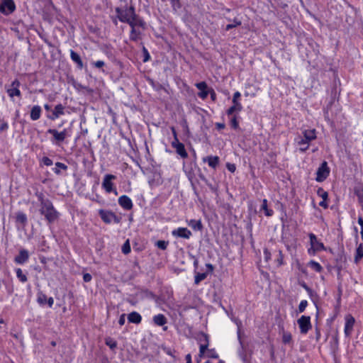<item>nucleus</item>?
Masks as SVG:
<instances>
[{
  "mask_svg": "<svg viewBox=\"0 0 363 363\" xmlns=\"http://www.w3.org/2000/svg\"><path fill=\"white\" fill-rule=\"evenodd\" d=\"M316 138L315 129H308L303 131V136H298L296 143L301 152H305L309 147V143Z\"/></svg>",
  "mask_w": 363,
  "mask_h": 363,
  "instance_id": "obj_1",
  "label": "nucleus"
},
{
  "mask_svg": "<svg viewBox=\"0 0 363 363\" xmlns=\"http://www.w3.org/2000/svg\"><path fill=\"white\" fill-rule=\"evenodd\" d=\"M40 211L49 223L55 221L59 217V213L55 210L51 201L43 202V206L40 207Z\"/></svg>",
  "mask_w": 363,
  "mask_h": 363,
  "instance_id": "obj_2",
  "label": "nucleus"
},
{
  "mask_svg": "<svg viewBox=\"0 0 363 363\" xmlns=\"http://www.w3.org/2000/svg\"><path fill=\"white\" fill-rule=\"evenodd\" d=\"M311 247L308 249L310 255H315L317 252L325 250L323 243L318 239L313 233L309 234Z\"/></svg>",
  "mask_w": 363,
  "mask_h": 363,
  "instance_id": "obj_3",
  "label": "nucleus"
},
{
  "mask_svg": "<svg viewBox=\"0 0 363 363\" xmlns=\"http://www.w3.org/2000/svg\"><path fill=\"white\" fill-rule=\"evenodd\" d=\"M116 179V176L113 174H107L104 176L101 186L106 193L109 194L113 192L115 195H118V191L113 184V180Z\"/></svg>",
  "mask_w": 363,
  "mask_h": 363,
  "instance_id": "obj_4",
  "label": "nucleus"
},
{
  "mask_svg": "<svg viewBox=\"0 0 363 363\" xmlns=\"http://www.w3.org/2000/svg\"><path fill=\"white\" fill-rule=\"evenodd\" d=\"M99 214L101 220L106 224L118 223L120 221L118 217L111 211L100 209Z\"/></svg>",
  "mask_w": 363,
  "mask_h": 363,
  "instance_id": "obj_5",
  "label": "nucleus"
},
{
  "mask_svg": "<svg viewBox=\"0 0 363 363\" xmlns=\"http://www.w3.org/2000/svg\"><path fill=\"white\" fill-rule=\"evenodd\" d=\"M330 174V168L326 162H323L318 168L316 172L315 180L322 182L327 179Z\"/></svg>",
  "mask_w": 363,
  "mask_h": 363,
  "instance_id": "obj_6",
  "label": "nucleus"
},
{
  "mask_svg": "<svg viewBox=\"0 0 363 363\" xmlns=\"http://www.w3.org/2000/svg\"><path fill=\"white\" fill-rule=\"evenodd\" d=\"M297 323L300 328V332L302 334H306L309 330L311 328V317L306 315L301 316L298 320Z\"/></svg>",
  "mask_w": 363,
  "mask_h": 363,
  "instance_id": "obj_7",
  "label": "nucleus"
},
{
  "mask_svg": "<svg viewBox=\"0 0 363 363\" xmlns=\"http://www.w3.org/2000/svg\"><path fill=\"white\" fill-rule=\"evenodd\" d=\"M116 13L118 19L121 22H125L128 23L130 21L133 15L134 14V11L131 8L125 9L117 8Z\"/></svg>",
  "mask_w": 363,
  "mask_h": 363,
  "instance_id": "obj_8",
  "label": "nucleus"
},
{
  "mask_svg": "<svg viewBox=\"0 0 363 363\" xmlns=\"http://www.w3.org/2000/svg\"><path fill=\"white\" fill-rule=\"evenodd\" d=\"M16 6L13 0H2L0 4V12L9 15L14 11Z\"/></svg>",
  "mask_w": 363,
  "mask_h": 363,
  "instance_id": "obj_9",
  "label": "nucleus"
},
{
  "mask_svg": "<svg viewBox=\"0 0 363 363\" xmlns=\"http://www.w3.org/2000/svg\"><path fill=\"white\" fill-rule=\"evenodd\" d=\"M48 133L52 135L53 140H52V142L53 144H58L59 143L62 142L67 136V132L66 129L61 132H58L55 129H49Z\"/></svg>",
  "mask_w": 363,
  "mask_h": 363,
  "instance_id": "obj_10",
  "label": "nucleus"
},
{
  "mask_svg": "<svg viewBox=\"0 0 363 363\" xmlns=\"http://www.w3.org/2000/svg\"><path fill=\"white\" fill-rule=\"evenodd\" d=\"M197 339L199 344V356H202L205 354V350H206L208 346V336L201 333L198 335Z\"/></svg>",
  "mask_w": 363,
  "mask_h": 363,
  "instance_id": "obj_11",
  "label": "nucleus"
},
{
  "mask_svg": "<svg viewBox=\"0 0 363 363\" xmlns=\"http://www.w3.org/2000/svg\"><path fill=\"white\" fill-rule=\"evenodd\" d=\"M345 324L344 333L347 337H349L353 330V327L354 325V318L351 315H347L345 318Z\"/></svg>",
  "mask_w": 363,
  "mask_h": 363,
  "instance_id": "obj_12",
  "label": "nucleus"
},
{
  "mask_svg": "<svg viewBox=\"0 0 363 363\" xmlns=\"http://www.w3.org/2000/svg\"><path fill=\"white\" fill-rule=\"evenodd\" d=\"M172 146L175 149L177 153L182 158L187 157L188 154L185 150L184 145L179 141L178 138H176V140H173L172 142Z\"/></svg>",
  "mask_w": 363,
  "mask_h": 363,
  "instance_id": "obj_13",
  "label": "nucleus"
},
{
  "mask_svg": "<svg viewBox=\"0 0 363 363\" xmlns=\"http://www.w3.org/2000/svg\"><path fill=\"white\" fill-rule=\"evenodd\" d=\"M118 204L125 210L129 211L133 208V201L128 196L123 195L118 198Z\"/></svg>",
  "mask_w": 363,
  "mask_h": 363,
  "instance_id": "obj_14",
  "label": "nucleus"
},
{
  "mask_svg": "<svg viewBox=\"0 0 363 363\" xmlns=\"http://www.w3.org/2000/svg\"><path fill=\"white\" fill-rule=\"evenodd\" d=\"M172 235L175 237L189 239L191 236V233L186 228H178L172 231Z\"/></svg>",
  "mask_w": 363,
  "mask_h": 363,
  "instance_id": "obj_15",
  "label": "nucleus"
},
{
  "mask_svg": "<svg viewBox=\"0 0 363 363\" xmlns=\"http://www.w3.org/2000/svg\"><path fill=\"white\" fill-rule=\"evenodd\" d=\"M29 253L28 250L22 249L19 251L18 255L15 257V262L17 264H23L28 261Z\"/></svg>",
  "mask_w": 363,
  "mask_h": 363,
  "instance_id": "obj_16",
  "label": "nucleus"
},
{
  "mask_svg": "<svg viewBox=\"0 0 363 363\" xmlns=\"http://www.w3.org/2000/svg\"><path fill=\"white\" fill-rule=\"evenodd\" d=\"M19 84L20 83L17 80L12 83L11 87L7 90V93L10 97L13 98V96H19L21 95V91L18 89Z\"/></svg>",
  "mask_w": 363,
  "mask_h": 363,
  "instance_id": "obj_17",
  "label": "nucleus"
},
{
  "mask_svg": "<svg viewBox=\"0 0 363 363\" xmlns=\"http://www.w3.org/2000/svg\"><path fill=\"white\" fill-rule=\"evenodd\" d=\"M196 86L200 90V92L198 94L199 96L202 99H205L209 94V91L208 90L206 83L204 82H201L197 83Z\"/></svg>",
  "mask_w": 363,
  "mask_h": 363,
  "instance_id": "obj_18",
  "label": "nucleus"
},
{
  "mask_svg": "<svg viewBox=\"0 0 363 363\" xmlns=\"http://www.w3.org/2000/svg\"><path fill=\"white\" fill-rule=\"evenodd\" d=\"M203 162L208 163V166L216 169L219 164V157L218 156H207L202 159Z\"/></svg>",
  "mask_w": 363,
  "mask_h": 363,
  "instance_id": "obj_19",
  "label": "nucleus"
},
{
  "mask_svg": "<svg viewBox=\"0 0 363 363\" xmlns=\"http://www.w3.org/2000/svg\"><path fill=\"white\" fill-rule=\"evenodd\" d=\"M65 106L62 104H57L55 106V108L52 111V116H48L51 120H55L58 118L60 116L65 114Z\"/></svg>",
  "mask_w": 363,
  "mask_h": 363,
  "instance_id": "obj_20",
  "label": "nucleus"
},
{
  "mask_svg": "<svg viewBox=\"0 0 363 363\" xmlns=\"http://www.w3.org/2000/svg\"><path fill=\"white\" fill-rule=\"evenodd\" d=\"M317 194H318V196H320L322 199V201H320V203H319V206L324 208H327L328 206V204L327 202L328 197V192L324 191L322 188H319L318 189Z\"/></svg>",
  "mask_w": 363,
  "mask_h": 363,
  "instance_id": "obj_21",
  "label": "nucleus"
},
{
  "mask_svg": "<svg viewBox=\"0 0 363 363\" xmlns=\"http://www.w3.org/2000/svg\"><path fill=\"white\" fill-rule=\"evenodd\" d=\"M128 24L132 28H138L141 27L144 28L145 23L139 18H138L135 13L133 15L130 21L128 22Z\"/></svg>",
  "mask_w": 363,
  "mask_h": 363,
  "instance_id": "obj_22",
  "label": "nucleus"
},
{
  "mask_svg": "<svg viewBox=\"0 0 363 363\" xmlns=\"http://www.w3.org/2000/svg\"><path fill=\"white\" fill-rule=\"evenodd\" d=\"M281 340L284 345H290L292 342V335L290 332L284 329L281 330Z\"/></svg>",
  "mask_w": 363,
  "mask_h": 363,
  "instance_id": "obj_23",
  "label": "nucleus"
},
{
  "mask_svg": "<svg viewBox=\"0 0 363 363\" xmlns=\"http://www.w3.org/2000/svg\"><path fill=\"white\" fill-rule=\"evenodd\" d=\"M128 320L130 323L138 324L141 322L142 317L138 312H132L128 314Z\"/></svg>",
  "mask_w": 363,
  "mask_h": 363,
  "instance_id": "obj_24",
  "label": "nucleus"
},
{
  "mask_svg": "<svg viewBox=\"0 0 363 363\" xmlns=\"http://www.w3.org/2000/svg\"><path fill=\"white\" fill-rule=\"evenodd\" d=\"M41 108L39 106H34L30 111V118L33 121H36L40 118Z\"/></svg>",
  "mask_w": 363,
  "mask_h": 363,
  "instance_id": "obj_25",
  "label": "nucleus"
},
{
  "mask_svg": "<svg viewBox=\"0 0 363 363\" xmlns=\"http://www.w3.org/2000/svg\"><path fill=\"white\" fill-rule=\"evenodd\" d=\"M153 322L158 326H163L167 323V318L162 314H157L153 316Z\"/></svg>",
  "mask_w": 363,
  "mask_h": 363,
  "instance_id": "obj_26",
  "label": "nucleus"
},
{
  "mask_svg": "<svg viewBox=\"0 0 363 363\" xmlns=\"http://www.w3.org/2000/svg\"><path fill=\"white\" fill-rule=\"evenodd\" d=\"M187 224L195 230H201L202 229V224L199 220H189L187 221Z\"/></svg>",
  "mask_w": 363,
  "mask_h": 363,
  "instance_id": "obj_27",
  "label": "nucleus"
},
{
  "mask_svg": "<svg viewBox=\"0 0 363 363\" xmlns=\"http://www.w3.org/2000/svg\"><path fill=\"white\" fill-rule=\"evenodd\" d=\"M70 57L73 62H74L79 68H82L83 62L81 60L80 56L73 50H70Z\"/></svg>",
  "mask_w": 363,
  "mask_h": 363,
  "instance_id": "obj_28",
  "label": "nucleus"
},
{
  "mask_svg": "<svg viewBox=\"0 0 363 363\" xmlns=\"http://www.w3.org/2000/svg\"><path fill=\"white\" fill-rule=\"evenodd\" d=\"M16 222L22 225H25L27 223V216L23 212H18L16 215Z\"/></svg>",
  "mask_w": 363,
  "mask_h": 363,
  "instance_id": "obj_29",
  "label": "nucleus"
},
{
  "mask_svg": "<svg viewBox=\"0 0 363 363\" xmlns=\"http://www.w3.org/2000/svg\"><path fill=\"white\" fill-rule=\"evenodd\" d=\"M242 106L241 104H233V105L229 108V109L227 111V114L228 116H232L234 114V113H239L242 111Z\"/></svg>",
  "mask_w": 363,
  "mask_h": 363,
  "instance_id": "obj_30",
  "label": "nucleus"
},
{
  "mask_svg": "<svg viewBox=\"0 0 363 363\" xmlns=\"http://www.w3.org/2000/svg\"><path fill=\"white\" fill-rule=\"evenodd\" d=\"M200 357H207V358H213L217 359L218 355L215 350V349H208V347L205 350V354L202 356H199Z\"/></svg>",
  "mask_w": 363,
  "mask_h": 363,
  "instance_id": "obj_31",
  "label": "nucleus"
},
{
  "mask_svg": "<svg viewBox=\"0 0 363 363\" xmlns=\"http://www.w3.org/2000/svg\"><path fill=\"white\" fill-rule=\"evenodd\" d=\"M308 266L316 272H320L323 270L322 266L318 262L313 260L310 261Z\"/></svg>",
  "mask_w": 363,
  "mask_h": 363,
  "instance_id": "obj_32",
  "label": "nucleus"
},
{
  "mask_svg": "<svg viewBox=\"0 0 363 363\" xmlns=\"http://www.w3.org/2000/svg\"><path fill=\"white\" fill-rule=\"evenodd\" d=\"M363 257V245L360 244L357 250L356 254L354 257V261L356 263L359 262V261Z\"/></svg>",
  "mask_w": 363,
  "mask_h": 363,
  "instance_id": "obj_33",
  "label": "nucleus"
},
{
  "mask_svg": "<svg viewBox=\"0 0 363 363\" xmlns=\"http://www.w3.org/2000/svg\"><path fill=\"white\" fill-rule=\"evenodd\" d=\"M262 209L264 211L267 216H271L273 214V211L267 208V201L264 199L262 201Z\"/></svg>",
  "mask_w": 363,
  "mask_h": 363,
  "instance_id": "obj_34",
  "label": "nucleus"
},
{
  "mask_svg": "<svg viewBox=\"0 0 363 363\" xmlns=\"http://www.w3.org/2000/svg\"><path fill=\"white\" fill-rule=\"evenodd\" d=\"M16 277L21 282L24 283L27 281L26 275L23 273V271L20 268L16 269Z\"/></svg>",
  "mask_w": 363,
  "mask_h": 363,
  "instance_id": "obj_35",
  "label": "nucleus"
},
{
  "mask_svg": "<svg viewBox=\"0 0 363 363\" xmlns=\"http://www.w3.org/2000/svg\"><path fill=\"white\" fill-rule=\"evenodd\" d=\"M105 342H106V345L107 346H108L112 350L115 349L117 346L116 342L111 337L106 338Z\"/></svg>",
  "mask_w": 363,
  "mask_h": 363,
  "instance_id": "obj_36",
  "label": "nucleus"
},
{
  "mask_svg": "<svg viewBox=\"0 0 363 363\" xmlns=\"http://www.w3.org/2000/svg\"><path fill=\"white\" fill-rule=\"evenodd\" d=\"M207 277V273H199L195 276V283L199 284L200 281L205 279Z\"/></svg>",
  "mask_w": 363,
  "mask_h": 363,
  "instance_id": "obj_37",
  "label": "nucleus"
},
{
  "mask_svg": "<svg viewBox=\"0 0 363 363\" xmlns=\"http://www.w3.org/2000/svg\"><path fill=\"white\" fill-rule=\"evenodd\" d=\"M140 35V32L136 28H132L130 38L133 40H137Z\"/></svg>",
  "mask_w": 363,
  "mask_h": 363,
  "instance_id": "obj_38",
  "label": "nucleus"
},
{
  "mask_svg": "<svg viewBox=\"0 0 363 363\" xmlns=\"http://www.w3.org/2000/svg\"><path fill=\"white\" fill-rule=\"evenodd\" d=\"M55 166H56V168L54 169V172L57 174L60 173V169H58L57 168L64 169V170L67 169V167L62 162H56Z\"/></svg>",
  "mask_w": 363,
  "mask_h": 363,
  "instance_id": "obj_39",
  "label": "nucleus"
},
{
  "mask_svg": "<svg viewBox=\"0 0 363 363\" xmlns=\"http://www.w3.org/2000/svg\"><path fill=\"white\" fill-rule=\"evenodd\" d=\"M46 301H47V296L43 293H39L38 294V302L40 303V304H45L46 303Z\"/></svg>",
  "mask_w": 363,
  "mask_h": 363,
  "instance_id": "obj_40",
  "label": "nucleus"
},
{
  "mask_svg": "<svg viewBox=\"0 0 363 363\" xmlns=\"http://www.w3.org/2000/svg\"><path fill=\"white\" fill-rule=\"evenodd\" d=\"M167 245H168V242L164 240H158L156 242V246L158 248L163 250H166Z\"/></svg>",
  "mask_w": 363,
  "mask_h": 363,
  "instance_id": "obj_41",
  "label": "nucleus"
},
{
  "mask_svg": "<svg viewBox=\"0 0 363 363\" xmlns=\"http://www.w3.org/2000/svg\"><path fill=\"white\" fill-rule=\"evenodd\" d=\"M122 252L125 255H127L130 252V245L128 240H127L122 246Z\"/></svg>",
  "mask_w": 363,
  "mask_h": 363,
  "instance_id": "obj_42",
  "label": "nucleus"
},
{
  "mask_svg": "<svg viewBox=\"0 0 363 363\" xmlns=\"http://www.w3.org/2000/svg\"><path fill=\"white\" fill-rule=\"evenodd\" d=\"M308 306V301L306 300H302L298 305V312L303 313Z\"/></svg>",
  "mask_w": 363,
  "mask_h": 363,
  "instance_id": "obj_43",
  "label": "nucleus"
},
{
  "mask_svg": "<svg viewBox=\"0 0 363 363\" xmlns=\"http://www.w3.org/2000/svg\"><path fill=\"white\" fill-rule=\"evenodd\" d=\"M240 25H241V21H238L237 19H235L234 21H233V23H230V24H228V25L226 26L225 30H229L231 28H235L236 26H238Z\"/></svg>",
  "mask_w": 363,
  "mask_h": 363,
  "instance_id": "obj_44",
  "label": "nucleus"
},
{
  "mask_svg": "<svg viewBox=\"0 0 363 363\" xmlns=\"http://www.w3.org/2000/svg\"><path fill=\"white\" fill-rule=\"evenodd\" d=\"M240 96L241 94L239 91L235 92L233 96V104H240L239 101Z\"/></svg>",
  "mask_w": 363,
  "mask_h": 363,
  "instance_id": "obj_45",
  "label": "nucleus"
},
{
  "mask_svg": "<svg viewBox=\"0 0 363 363\" xmlns=\"http://www.w3.org/2000/svg\"><path fill=\"white\" fill-rule=\"evenodd\" d=\"M36 196L38 199V201L40 202V207L43 206V202L45 201H50L48 199H45L44 196L42 193H37Z\"/></svg>",
  "mask_w": 363,
  "mask_h": 363,
  "instance_id": "obj_46",
  "label": "nucleus"
},
{
  "mask_svg": "<svg viewBox=\"0 0 363 363\" xmlns=\"http://www.w3.org/2000/svg\"><path fill=\"white\" fill-rule=\"evenodd\" d=\"M42 162L45 166H51L52 164V160L48 157H44L42 159Z\"/></svg>",
  "mask_w": 363,
  "mask_h": 363,
  "instance_id": "obj_47",
  "label": "nucleus"
},
{
  "mask_svg": "<svg viewBox=\"0 0 363 363\" xmlns=\"http://www.w3.org/2000/svg\"><path fill=\"white\" fill-rule=\"evenodd\" d=\"M226 168L232 173L235 172L236 170L235 164L230 162L226 163Z\"/></svg>",
  "mask_w": 363,
  "mask_h": 363,
  "instance_id": "obj_48",
  "label": "nucleus"
},
{
  "mask_svg": "<svg viewBox=\"0 0 363 363\" xmlns=\"http://www.w3.org/2000/svg\"><path fill=\"white\" fill-rule=\"evenodd\" d=\"M230 125L235 129L238 128V122L235 116H233L230 119Z\"/></svg>",
  "mask_w": 363,
  "mask_h": 363,
  "instance_id": "obj_49",
  "label": "nucleus"
},
{
  "mask_svg": "<svg viewBox=\"0 0 363 363\" xmlns=\"http://www.w3.org/2000/svg\"><path fill=\"white\" fill-rule=\"evenodd\" d=\"M358 223L359 224V225L361 227L360 233H361L362 239L363 240V218L362 217H359Z\"/></svg>",
  "mask_w": 363,
  "mask_h": 363,
  "instance_id": "obj_50",
  "label": "nucleus"
},
{
  "mask_svg": "<svg viewBox=\"0 0 363 363\" xmlns=\"http://www.w3.org/2000/svg\"><path fill=\"white\" fill-rule=\"evenodd\" d=\"M125 315L122 314L119 318L118 323L120 324V325H123L125 324Z\"/></svg>",
  "mask_w": 363,
  "mask_h": 363,
  "instance_id": "obj_51",
  "label": "nucleus"
},
{
  "mask_svg": "<svg viewBox=\"0 0 363 363\" xmlns=\"http://www.w3.org/2000/svg\"><path fill=\"white\" fill-rule=\"evenodd\" d=\"M91 275L90 274H84L83 276V279L85 282H89L91 280Z\"/></svg>",
  "mask_w": 363,
  "mask_h": 363,
  "instance_id": "obj_52",
  "label": "nucleus"
},
{
  "mask_svg": "<svg viewBox=\"0 0 363 363\" xmlns=\"http://www.w3.org/2000/svg\"><path fill=\"white\" fill-rule=\"evenodd\" d=\"M94 66L97 68H101L104 65V62L102 60H98L94 63Z\"/></svg>",
  "mask_w": 363,
  "mask_h": 363,
  "instance_id": "obj_53",
  "label": "nucleus"
},
{
  "mask_svg": "<svg viewBox=\"0 0 363 363\" xmlns=\"http://www.w3.org/2000/svg\"><path fill=\"white\" fill-rule=\"evenodd\" d=\"M46 303L48 304L49 307H52L54 303V299L52 297L47 298Z\"/></svg>",
  "mask_w": 363,
  "mask_h": 363,
  "instance_id": "obj_54",
  "label": "nucleus"
},
{
  "mask_svg": "<svg viewBox=\"0 0 363 363\" xmlns=\"http://www.w3.org/2000/svg\"><path fill=\"white\" fill-rule=\"evenodd\" d=\"M8 128V124L6 123H2L0 124V130L4 131L7 130Z\"/></svg>",
  "mask_w": 363,
  "mask_h": 363,
  "instance_id": "obj_55",
  "label": "nucleus"
},
{
  "mask_svg": "<svg viewBox=\"0 0 363 363\" xmlns=\"http://www.w3.org/2000/svg\"><path fill=\"white\" fill-rule=\"evenodd\" d=\"M185 359H186V363H192L191 356L190 354H186L185 357Z\"/></svg>",
  "mask_w": 363,
  "mask_h": 363,
  "instance_id": "obj_56",
  "label": "nucleus"
},
{
  "mask_svg": "<svg viewBox=\"0 0 363 363\" xmlns=\"http://www.w3.org/2000/svg\"><path fill=\"white\" fill-rule=\"evenodd\" d=\"M206 266L207 269H208V271H209L210 272H213V265H212L211 264H206Z\"/></svg>",
  "mask_w": 363,
  "mask_h": 363,
  "instance_id": "obj_57",
  "label": "nucleus"
},
{
  "mask_svg": "<svg viewBox=\"0 0 363 363\" xmlns=\"http://www.w3.org/2000/svg\"><path fill=\"white\" fill-rule=\"evenodd\" d=\"M144 51L146 53L145 57L144 59V62H147L148 60L149 57H150V55H149V54H148V52H147L146 49H144Z\"/></svg>",
  "mask_w": 363,
  "mask_h": 363,
  "instance_id": "obj_58",
  "label": "nucleus"
},
{
  "mask_svg": "<svg viewBox=\"0 0 363 363\" xmlns=\"http://www.w3.org/2000/svg\"><path fill=\"white\" fill-rule=\"evenodd\" d=\"M172 133H173V135H174V140H176V138H177V132L174 129V128H172Z\"/></svg>",
  "mask_w": 363,
  "mask_h": 363,
  "instance_id": "obj_59",
  "label": "nucleus"
},
{
  "mask_svg": "<svg viewBox=\"0 0 363 363\" xmlns=\"http://www.w3.org/2000/svg\"><path fill=\"white\" fill-rule=\"evenodd\" d=\"M359 200L361 203L362 208H363V194L359 195Z\"/></svg>",
  "mask_w": 363,
  "mask_h": 363,
  "instance_id": "obj_60",
  "label": "nucleus"
},
{
  "mask_svg": "<svg viewBox=\"0 0 363 363\" xmlns=\"http://www.w3.org/2000/svg\"><path fill=\"white\" fill-rule=\"evenodd\" d=\"M211 98H212V99H213V100H215V98H216V94H215V92H214V91H213V90H211Z\"/></svg>",
  "mask_w": 363,
  "mask_h": 363,
  "instance_id": "obj_61",
  "label": "nucleus"
},
{
  "mask_svg": "<svg viewBox=\"0 0 363 363\" xmlns=\"http://www.w3.org/2000/svg\"><path fill=\"white\" fill-rule=\"evenodd\" d=\"M44 108H45V109L46 111H48L50 110V106L48 104H45V105L44 106Z\"/></svg>",
  "mask_w": 363,
  "mask_h": 363,
  "instance_id": "obj_62",
  "label": "nucleus"
},
{
  "mask_svg": "<svg viewBox=\"0 0 363 363\" xmlns=\"http://www.w3.org/2000/svg\"><path fill=\"white\" fill-rule=\"evenodd\" d=\"M217 125H218V127L219 128H224V124L218 123Z\"/></svg>",
  "mask_w": 363,
  "mask_h": 363,
  "instance_id": "obj_63",
  "label": "nucleus"
},
{
  "mask_svg": "<svg viewBox=\"0 0 363 363\" xmlns=\"http://www.w3.org/2000/svg\"><path fill=\"white\" fill-rule=\"evenodd\" d=\"M264 254L266 255V258L268 259L269 255H268V252L267 250L264 251Z\"/></svg>",
  "mask_w": 363,
  "mask_h": 363,
  "instance_id": "obj_64",
  "label": "nucleus"
}]
</instances>
